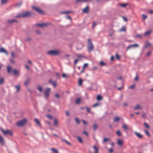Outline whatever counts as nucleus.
Here are the masks:
<instances>
[{
  "label": "nucleus",
  "mask_w": 153,
  "mask_h": 153,
  "mask_svg": "<svg viewBox=\"0 0 153 153\" xmlns=\"http://www.w3.org/2000/svg\"><path fill=\"white\" fill-rule=\"evenodd\" d=\"M17 20L14 19H8L7 21V22L9 24H12L14 22H17Z\"/></svg>",
  "instance_id": "obj_10"
},
{
  "label": "nucleus",
  "mask_w": 153,
  "mask_h": 153,
  "mask_svg": "<svg viewBox=\"0 0 153 153\" xmlns=\"http://www.w3.org/2000/svg\"><path fill=\"white\" fill-rule=\"evenodd\" d=\"M51 89L50 88H47L45 91V96L46 98L48 96L49 93H50V91Z\"/></svg>",
  "instance_id": "obj_9"
},
{
  "label": "nucleus",
  "mask_w": 153,
  "mask_h": 153,
  "mask_svg": "<svg viewBox=\"0 0 153 153\" xmlns=\"http://www.w3.org/2000/svg\"><path fill=\"white\" fill-rule=\"evenodd\" d=\"M47 117L50 119H51L52 118V116L50 115H47Z\"/></svg>",
  "instance_id": "obj_50"
},
{
  "label": "nucleus",
  "mask_w": 153,
  "mask_h": 153,
  "mask_svg": "<svg viewBox=\"0 0 153 153\" xmlns=\"http://www.w3.org/2000/svg\"><path fill=\"white\" fill-rule=\"evenodd\" d=\"M36 33L38 34H41V32L39 30H36Z\"/></svg>",
  "instance_id": "obj_52"
},
{
  "label": "nucleus",
  "mask_w": 153,
  "mask_h": 153,
  "mask_svg": "<svg viewBox=\"0 0 153 153\" xmlns=\"http://www.w3.org/2000/svg\"><path fill=\"white\" fill-rule=\"evenodd\" d=\"M62 140L63 141H64V142H65L68 145H69L70 144V143L69 142H68V141H67V140Z\"/></svg>",
  "instance_id": "obj_63"
},
{
  "label": "nucleus",
  "mask_w": 153,
  "mask_h": 153,
  "mask_svg": "<svg viewBox=\"0 0 153 153\" xmlns=\"http://www.w3.org/2000/svg\"><path fill=\"white\" fill-rule=\"evenodd\" d=\"M58 122L56 119H55L54 120V126H56L58 124Z\"/></svg>",
  "instance_id": "obj_32"
},
{
  "label": "nucleus",
  "mask_w": 153,
  "mask_h": 153,
  "mask_svg": "<svg viewBox=\"0 0 153 153\" xmlns=\"http://www.w3.org/2000/svg\"><path fill=\"white\" fill-rule=\"evenodd\" d=\"M75 121H76L77 124H79V120L78 118H75Z\"/></svg>",
  "instance_id": "obj_42"
},
{
  "label": "nucleus",
  "mask_w": 153,
  "mask_h": 153,
  "mask_svg": "<svg viewBox=\"0 0 153 153\" xmlns=\"http://www.w3.org/2000/svg\"><path fill=\"white\" fill-rule=\"evenodd\" d=\"M0 52L4 53L7 55H8L7 52L3 48H0Z\"/></svg>",
  "instance_id": "obj_14"
},
{
  "label": "nucleus",
  "mask_w": 153,
  "mask_h": 153,
  "mask_svg": "<svg viewBox=\"0 0 153 153\" xmlns=\"http://www.w3.org/2000/svg\"><path fill=\"white\" fill-rule=\"evenodd\" d=\"M100 64L101 66H103L105 65V63L102 61H100Z\"/></svg>",
  "instance_id": "obj_38"
},
{
  "label": "nucleus",
  "mask_w": 153,
  "mask_h": 153,
  "mask_svg": "<svg viewBox=\"0 0 153 153\" xmlns=\"http://www.w3.org/2000/svg\"><path fill=\"white\" fill-rule=\"evenodd\" d=\"M144 131L145 133V134L147 135L148 136H150V134L149 133V132H148V131L146 130H144Z\"/></svg>",
  "instance_id": "obj_45"
},
{
  "label": "nucleus",
  "mask_w": 153,
  "mask_h": 153,
  "mask_svg": "<svg viewBox=\"0 0 153 153\" xmlns=\"http://www.w3.org/2000/svg\"><path fill=\"white\" fill-rule=\"evenodd\" d=\"M55 96L57 98H59V95L58 94H56Z\"/></svg>",
  "instance_id": "obj_49"
},
{
  "label": "nucleus",
  "mask_w": 153,
  "mask_h": 153,
  "mask_svg": "<svg viewBox=\"0 0 153 153\" xmlns=\"http://www.w3.org/2000/svg\"><path fill=\"white\" fill-rule=\"evenodd\" d=\"M144 125L145 127H146L147 128L149 129L150 128L149 126L146 123H144Z\"/></svg>",
  "instance_id": "obj_40"
},
{
  "label": "nucleus",
  "mask_w": 153,
  "mask_h": 153,
  "mask_svg": "<svg viewBox=\"0 0 153 153\" xmlns=\"http://www.w3.org/2000/svg\"><path fill=\"white\" fill-rule=\"evenodd\" d=\"M4 142V139L3 137L0 135V143L3 144Z\"/></svg>",
  "instance_id": "obj_24"
},
{
  "label": "nucleus",
  "mask_w": 153,
  "mask_h": 153,
  "mask_svg": "<svg viewBox=\"0 0 153 153\" xmlns=\"http://www.w3.org/2000/svg\"><path fill=\"white\" fill-rule=\"evenodd\" d=\"M88 42L87 49L88 51L90 52L93 50L94 46L90 39H88Z\"/></svg>",
  "instance_id": "obj_1"
},
{
  "label": "nucleus",
  "mask_w": 153,
  "mask_h": 153,
  "mask_svg": "<svg viewBox=\"0 0 153 153\" xmlns=\"http://www.w3.org/2000/svg\"><path fill=\"white\" fill-rule=\"evenodd\" d=\"M134 87H135V85H132L130 87V88L131 89H132L134 88Z\"/></svg>",
  "instance_id": "obj_62"
},
{
  "label": "nucleus",
  "mask_w": 153,
  "mask_h": 153,
  "mask_svg": "<svg viewBox=\"0 0 153 153\" xmlns=\"http://www.w3.org/2000/svg\"><path fill=\"white\" fill-rule=\"evenodd\" d=\"M79 60L78 59H76L75 61H74V65H76L77 63V62Z\"/></svg>",
  "instance_id": "obj_64"
},
{
  "label": "nucleus",
  "mask_w": 153,
  "mask_h": 153,
  "mask_svg": "<svg viewBox=\"0 0 153 153\" xmlns=\"http://www.w3.org/2000/svg\"><path fill=\"white\" fill-rule=\"evenodd\" d=\"M88 63H86L84 64V66L83 67V69H84L85 67V66H88Z\"/></svg>",
  "instance_id": "obj_57"
},
{
  "label": "nucleus",
  "mask_w": 153,
  "mask_h": 153,
  "mask_svg": "<svg viewBox=\"0 0 153 153\" xmlns=\"http://www.w3.org/2000/svg\"><path fill=\"white\" fill-rule=\"evenodd\" d=\"M22 3H19L17 4H16V6L17 7H19L21 5Z\"/></svg>",
  "instance_id": "obj_60"
},
{
  "label": "nucleus",
  "mask_w": 153,
  "mask_h": 153,
  "mask_svg": "<svg viewBox=\"0 0 153 153\" xmlns=\"http://www.w3.org/2000/svg\"><path fill=\"white\" fill-rule=\"evenodd\" d=\"M82 80L81 79L79 80V86H81L82 84Z\"/></svg>",
  "instance_id": "obj_29"
},
{
  "label": "nucleus",
  "mask_w": 153,
  "mask_h": 153,
  "mask_svg": "<svg viewBox=\"0 0 153 153\" xmlns=\"http://www.w3.org/2000/svg\"><path fill=\"white\" fill-rule=\"evenodd\" d=\"M38 89L40 91V92H42V88L41 86H38Z\"/></svg>",
  "instance_id": "obj_36"
},
{
  "label": "nucleus",
  "mask_w": 153,
  "mask_h": 153,
  "mask_svg": "<svg viewBox=\"0 0 153 153\" xmlns=\"http://www.w3.org/2000/svg\"><path fill=\"white\" fill-rule=\"evenodd\" d=\"M15 87L16 89V92H18L20 89V86L19 85H16Z\"/></svg>",
  "instance_id": "obj_26"
},
{
  "label": "nucleus",
  "mask_w": 153,
  "mask_h": 153,
  "mask_svg": "<svg viewBox=\"0 0 153 153\" xmlns=\"http://www.w3.org/2000/svg\"><path fill=\"white\" fill-rule=\"evenodd\" d=\"M26 122L27 120L24 118L18 121L16 123V125L18 126H22L25 125L26 123Z\"/></svg>",
  "instance_id": "obj_4"
},
{
  "label": "nucleus",
  "mask_w": 153,
  "mask_h": 153,
  "mask_svg": "<svg viewBox=\"0 0 153 153\" xmlns=\"http://www.w3.org/2000/svg\"><path fill=\"white\" fill-rule=\"evenodd\" d=\"M122 127L123 129H127L128 128L127 126L126 125H123Z\"/></svg>",
  "instance_id": "obj_37"
},
{
  "label": "nucleus",
  "mask_w": 153,
  "mask_h": 153,
  "mask_svg": "<svg viewBox=\"0 0 153 153\" xmlns=\"http://www.w3.org/2000/svg\"><path fill=\"white\" fill-rule=\"evenodd\" d=\"M31 15V13L30 12H25L22 13L20 14L17 15L16 18L18 17H26L30 16Z\"/></svg>",
  "instance_id": "obj_2"
},
{
  "label": "nucleus",
  "mask_w": 153,
  "mask_h": 153,
  "mask_svg": "<svg viewBox=\"0 0 153 153\" xmlns=\"http://www.w3.org/2000/svg\"><path fill=\"white\" fill-rule=\"evenodd\" d=\"M142 107L141 106L140 104H137L134 107V109L137 110L142 108Z\"/></svg>",
  "instance_id": "obj_16"
},
{
  "label": "nucleus",
  "mask_w": 153,
  "mask_h": 153,
  "mask_svg": "<svg viewBox=\"0 0 153 153\" xmlns=\"http://www.w3.org/2000/svg\"><path fill=\"white\" fill-rule=\"evenodd\" d=\"M77 138L79 140V141L80 143H82V138L80 137H79L78 136L77 137Z\"/></svg>",
  "instance_id": "obj_43"
},
{
  "label": "nucleus",
  "mask_w": 153,
  "mask_h": 153,
  "mask_svg": "<svg viewBox=\"0 0 153 153\" xmlns=\"http://www.w3.org/2000/svg\"><path fill=\"white\" fill-rule=\"evenodd\" d=\"M11 56L12 57H15V56L13 52L12 51L11 53Z\"/></svg>",
  "instance_id": "obj_54"
},
{
  "label": "nucleus",
  "mask_w": 153,
  "mask_h": 153,
  "mask_svg": "<svg viewBox=\"0 0 153 153\" xmlns=\"http://www.w3.org/2000/svg\"><path fill=\"white\" fill-rule=\"evenodd\" d=\"M4 82V79L3 78H1L0 79V84H2Z\"/></svg>",
  "instance_id": "obj_47"
},
{
  "label": "nucleus",
  "mask_w": 153,
  "mask_h": 153,
  "mask_svg": "<svg viewBox=\"0 0 153 153\" xmlns=\"http://www.w3.org/2000/svg\"><path fill=\"white\" fill-rule=\"evenodd\" d=\"M136 36L137 37L140 38H141L142 37V36L141 34H137Z\"/></svg>",
  "instance_id": "obj_48"
},
{
  "label": "nucleus",
  "mask_w": 153,
  "mask_h": 153,
  "mask_svg": "<svg viewBox=\"0 0 153 153\" xmlns=\"http://www.w3.org/2000/svg\"><path fill=\"white\" fill-rule=\"evenodd\" d=\"M29 83V80H27L25 82L24 84L26 86V85H27Z\"/></svg>",
  "instance_id": "obj_41"
},
{
  "label": "nucleus",
  "mask_w": 153,
  "mask_h": 153,
  "mask_svg": "<svg viewBox=\"0 0 153 153\" xmlns=\"http://www.w3.org/2000/svg\"><path fill=\"white\" fill-rule=\"evenodd\" d=\"M134 133L135 135L139 138L141 139L143 138V136L140 133H138L137 132L135 131L134 132Z\"/></svg>",
  "instance_id": "obj_11"
},
{
  "label": "nucleus",
  "mask_w": 153,
  "mask_h": 153,
  "mask_svg": "<svg viewBox=\"0 0 153 153\" xmlns=\"http://www.w3.org/2000/svg\"><path fill=\"white\" fill-rule=\"evenodd\" d=\"M93 148L95 151L94 153H98V149L95 146H93Z\"/></svg>",
  "instance_id": "obj_21"
},
{
  "label": "nucleus",
  "mask_w": 153,
  "mask_h": 153,
  "mask_svg": "<svg viewBox=\"0 0 153 153\" xmlns=\"http://www.w3.org/2000/svg\"><path fill=\"white\" fill-rule=\"evenodd\" d=\"M99 105V104L98 103H96L95 104H94V105L93 106V107H96L98 105Z\"/></svg>",
  "instance_id": "obj_51"
},
{
  "label": "nucleus",
  "mask_w": 153,
  "mask_h": 153,
  "mask_svg": "<svg viewBox=\"0 0 153 153\" xmlns=\"http://www.w3.org/2000/svg\"><path fill=\"white\" fill-rule=\"evenodd\" d=\"M1 130L4 135H9L12 136L13 135V133L10 130H4L2 128H1Z\"/></svg>",
  "instance_id": "obj_5"
},
{
  "label": "nucleus",
  "mask_w": 153,
  "mask_h": 153,
  "mask_svg": "<svg viewBox=\"0 0 153 153\" xmlns=\"http://www.w3.org/2000/svg\"><path fill=\"white\" fill-rule=\"evenodd\" d=\"M66 115L68 116L69 115V113L68 111H66L65 112Z\"/></svg>",
  "instance_id": "obj_53"
},
{
  "label": "nucleus",
  "mask_w": 153,
  "mask_h": 153,
  "mask_svg": "<svg viewBox=\"0 0 153 153\" xmlns=\"http://www.w3.org/2000/svg\"><path fill=\"white\" fill-rule=\"evenodd\" d=\"M118 5L119 6H120L125 7L126 6L128 5V4H127V3H125V4H119Z\"/></svg>",
  "instance_id": "obj_23"
},
{
  "label": "nucleus",
  "mask_w": 153,
  "mask_h": 153,
  "mask_svg": "<svg viewBox=\"0 0 153 153\" xmlns=\"http://www.w3.org/2000/svg\"><path fill=\"white\" fill-rule=\"evenodd\" d=\"M49 82L50 83L52 84L53 85V86L54 87H55L56 86L57 83L56 81L52 82V80L51 79H50L49 81Z\"/></svg>",
  "instance_id": "obj_13"
},
{
  "label": "nucleus",
  "mask_w": 153,
  "mask_h": 153,
  "mask_svg": "<svg viewBox=\"0 0 153 153\" xmlns=\"http://www.w3.org/2000/svg\"><path fill=\"white\" fill-rule=\"evenodd\" d=\"M142 17L143 19L144 20H145L147 18V16L144 14H143L142 15Z\"/></svg>",
  "instance_id": "obj_34"
},
{
  "label": "nucleus",
  "mask_w": 153,
  "mask_h": 153,
  "mask_svg": "<svg viewBox=\"0 0 153 153\" xmlns=\"http://www.w3.org/2000/svg\"><path fill=\"white\" fill-rule=\"evenodd\" d=\"M86 109L87 111L88 112H90V109L88 108L87 107H86Z\"/></svg>",
  "instance_id": "obj_59"
},
{
  "label": "nucleus",
  "mask_w": 153,
  "mask_h": 153,
  "mask_svg": "<svg viewBox=\"0 0 153 153\" xmlns=\"http://www.w3.org/2000/svg\"><path fill=\"white\" fill-rule=\"evenodd\" d=\"M13 73L14 74L16 75H19V71L16 69H14L13 70Z\"/></svg>",
  "instance_id": "obj_17"
},
{
  "label": "nucleus",
  "mask_w": 153,
  "mask_h": 153,
  "mask_svg": "<svg viewBox=\"0 0 153 153\" xmlns=\"http://www.w3.org/2000/svg\"><path fill=\"white\" fill-rule=\"evenodd\" d=\"M98 125L96 123H94L93 125V129L94 131L97 130L98 128Z\"/></svg>",
  "instance_id": "obj_19"
},
{
  "label": "nucleus",
  "mask_w": 153,
  "mask_h": 153,
  "mask_svg": "<svg viewBox=\"0 0 153 153\" xmlns=\"http://www.w3.org/2000/svg\"><path fill=\"white\" fill-rule=\"evenodd\" d=\"M120 119V117H115L114 118V121L115 122H118Z\"/></svg>",
  "instance_id": "obj_22"
},
{
  "label": "nucleus",
  "mask_w": 153,
  "mask_h": 153,
  "mask_svg": "<svg viewBox=\"0 0 153 153\" xmlns=\"http://www.w3.org/2000/svg\"><path fill=\"white\" fill-rule=\"evenodd\" d=\"M51 150L55 153H59L57 150L53 148L51 149Z\"/></svg>",
  "instance_id": "obj_35"
},
{
  "label": "nucleus",
  "mask_w": 153,
  "mask_h": 153,
  "mask_svg": "<svg viewBox=\"0 0 153 153\" xmlns=\"http://www.w3.org/2000/svg\"><path fill=\"white\" fill-rule=\"evenodd\" d=\"M117 143L119 146H122L123 144V141L121 139H118L117 141Z\"/></svg>",
  "instance_id": "obj_12"
},
{
  "label": "nucleus",
  "mask_w": 153,
  "mask_h": 153,
  "mask_svg": "<svg viewBox=\"0 0 153 153\" xmlns=\"http://www.w3.org/2000/svg\"><path fill=\"white\" fill-rule=\"evenodd\" d=\"M89 7L87 6L85 8L83 9V12L84 13H88V12Z\"/></svg>",
  "instance_id": "obj_15"
},
{
  "label": "nucleus",
  "mask_w": 153,
  "mask_h": 153,
  "mask_svg": "<svg viewBox=\"0 0 153 153\" xmlns=\"http://www.w3.org/2000/svg\"><path fill=\"white\" fill-rule=\"evenodd\" d=\"M109 139L108 138H104L103 139V142L105 143L107 141H109Z\"/></svg>",
  "instance_id": "obj_39"
},
{
  "label": "nucleus",
  "mask_w": 153,
  "mask_h": 153,
  "mask_svg": "<svg viewBox=\"0 0 153 153\" xmlns=\"http://www.w3.org/2000/svg\"><path fill=\"white\" fill-rule=\"evenodd\" d=\"M96 23L95 22H94L93 23L92 27H94L96 26Z\"/></svg>",
  "instance_id": "obj_55"
},
{
  "label": "nucleus",
  "mask_w": 153,
  "mask_h": 153,
  "mask_svg": "<svg viewBox=\"0 0 153 153\" xmlns=\"http://www.w3.org/2000/svg\"><path fill=\"white\" fill-rule=\"evenodd\" d=\"M51 25V23H43L41 24H37L36 25L40 27H45L49 25Z\"/></svg>",
  "instance_id": "obj_6"
},
{
  "label": "nucleus",
  "mask_w": 153,
  "mask_h": 153,
  "mask_svg": "<svg viewBox=\"0 0 153 153\" xmlns=\"http://www.w3.org/2000/svg\"><path fill=\"white\" fill-rule=\"evenodd\" d=\"M47 54L52 56L58 55L60 54V51L57 50H51L47 52Z\"/></svg>",
  "instance_id": "obj_3"
},
{
  "label": "nucleus",
  "mask_w": 153,
  "mask_h": 153,
  "mask_svg": "<svg viewBox=\"0 0 153 153\" xmlns=\"http://www.w3.org/2000/svg\"><path fill=\"white\" fill-rule=\"evenodd\" d=\"M35 122L39 126H41V124L38 119L37 118H35L34 119Z\"/></svg>",
  "instance_id": "obj_18"
},
{
  "label": "nucleus",
  "mask_w": 153,
  "mask_h": 153,
  "mask_svg": "<svg viewBox=\"0 0 153 153\" xmlns=\"http://www.w3.org/2000/svg\"><path fill=\"white\" fill-rule=\"evenodd\" d=\"M32 9L35 10L39 13H43V11L41 9L37 7L33 6H32Z\"/></svg>",
  "instance_id": "obj_7"
},
{
  "label": "nucleus",
  "mask_w": 153,
  "mask_h": 153,
  "mask_svg": "<svg viewBox=\"0 0 153 153\" xmlns=\"http://www.w3.org/2000/svg\"><path fill=\"white\" fill-rule=\"evenodd\" d=\"M7 0H1V4H6Z\"/></svg>",
  "instance_id": "obj_30"
},
{
  "label": "nucleus",
  "mask_w": 153,
  "mask_h": 153,
  "mask_svg": "<svg viewBox=\"0 0 153 153\" xmlns=\"http://www.w3.org/2000/svg\"><path fill=\"white\" fill-rule=\"evenodd\" d=\"M72 13V11H65L62 12L61 13H63V14H67V13Z\"/></svg>",
  "instance_id": "obj_33"
},
{
  "label": "nucleus",
  "mask_w": 153,
  "mask_h": 153,
  "mask_svg": "<svg viewBox=\"0 0 153 153\" xmlns=\"http://www.w3.org/2000/svg\"><path fill=\"white\" fill-rule=\"evenodd\" d=\"M139 46L137 44H132L129 45L127 47V49H129L130 48H137Z\"/></svg>",
  "instance_id": "obj_8"
},
{
  "label": "nucleus",
  "mask_w": 153,
  "mask_h": 153,
  "mask_svg": "<svg viewBox=\"0 0 153 153\" xmlns=\"http://www.w3.org/2000/svg\"><path fill=\"white\" fill-rule=\"evenodd\" d=\"M116 134L118 136H120L121 135V133L120 130L117 131L116 132Z\"/></svg>",
  "instance_id": "obj_27"
},
{
  "label": "nucleus",
  "mask_w": 153,
  "mask_h": 153,
  "mask_svg": "<svg viewBox=\"0 0 153 153\" xmlns=\"http://www.w3.org/2000/svg\"><path fill=\"white\" fill-rule=\"evenodd\" d=\"M82 122L83 124L85 125L87 124V123L84 120H82Z\"/></svg>",
  "instance_id": "obj_56"
},
{
  "label": "nucleus",
  "mask_w": 153,
  "mask_h": 153,
  "mask_svg": "<svg viewBox=\"0 0 153 153\" xmlns=\"http://www.w3.org/2000/svg\"><path fill=\"white\" fill-rule=\"evenodd\" d=\"M109 151L110 153H112L113 151V149H109Z\"/></svg>",
  "instance_id": "obj_61"
},
{
  "label": "nucleus",
  "mask_w": 153,
  "mask_h": 153,
  "mask_svg": "<svg viewBox=\"0 0 153 153\" xmlns=\"http://www.w3.org/2000/svg\"><path fill=\"white\" fill-rule=\"evenodd\" d=\"M102 99V97L100 95H98L97 97V100L99 101Z\"/></svg>",
  "instance_id": "obj_31"
},
{
  "label": "nucleus",
  "mask_w": 153,
  "mask_h": 153,
  "mask_svg": "<svg viewBox=\"0 0 153 153\" xmlns=\"http://www.w3.org/2000/svg\"><path fill=\"white\" fill-rule=\"evenodd\" d=\"M81 100L80 98H78L75 101V103L77 104H78L81 101Z\"/></svg>",
  "instance_id": "obj_28"
},
{
  "label": "nucleus",
  "mask_w": 153,
  "mask_h": 153,
  "mask_svg": "<svg viewBox=\"0 0 153 153\" xmlns=\"http://www.w3.org/2000/svg\"><path fill=\"white\" fill-rule=\"evenodd\" d=\"M120 31H124L126 30L125 28L124 27H122L121 29L120 30Z\"/></svg>",
  "instance_id": "obj_46"
},
{
  "label": "nucleus",
  "mask_w": 153,
  "mask_h": 153,
  "mask_svg": "<svg viewBox=\"0 0 153 153\" xmlns=\"http://www.w3.org/2000/svg\"><path fill=\"white\" fill-rule=\"evenodd\" d=\"M151 54V51L149 52L146 53V56H150V55Z\"/></svg>",
  "instance_id": "obj_58"
},
{
  "label": "nucleus",
  "mask_w": 153,
  "mask_h": 153,
  "mask_svg": "<svg viewBox=\"0 0 153 153\" xmlns=\"http://www.w3.org/2000/svg\"><path fill=\"white\" fill-rule=\"evenodd\" d=\"M151 31L150 30L146 31L145 32L144 34L145 36H148L151 33Z\"/></svg>",
  "instance_id": "obj_20"
},
{
  "label": "nucleus",
  "mask_w": 153,
  "mask_h": 153,
  "mask_svg": "<svg viewBox=\"0 0 153 153\" xmlns=\"http://www.w3.org/2000/svg\"><path fill=\"white\" fill-rule=\"evenodd\" d=\"M151 45V44L149 43H146L145 46V48H147L148 47L150 46Z\"/></svg>",
  "instance_id": "obj_44"
},
{
  "label": "nucleus",
  "mask_w": 153,
  "mask_h": 153,
  "mask_svg": "<svg viewBox=\"0 0 153 153\" xmlns=\"http://www.w3.org/2000/svg\"><path fill=\"white\" fill-rule=\"evenodd\" d=\"M11 67L10 66H8L7 67V72L10 73L11 72Z\"/></svg>",
  "instance_id": "obj_25"
}]
</instances>
